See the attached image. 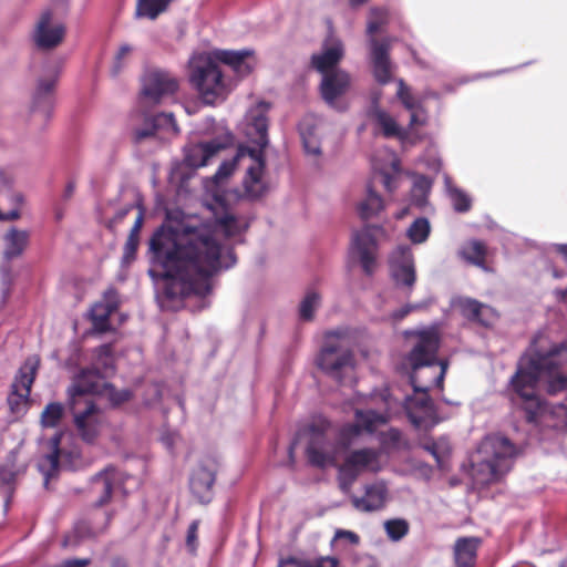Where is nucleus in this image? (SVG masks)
<instances>
[{
    "mask_svg": "<svg viewBox=\"0 0 567 567\" xmlns=\"http://www.w3.org/2000/svg\"><path fill=\"white\" fill-rule=\"evenodd\" d=\"M247 223L229 212L213 219L166 221L150 240L151 260L161 269L165 292L171 298L212 290V277L236 264L229 240L239 236Z\"/></svg>",
    "mask_w": 567,
    "mask_h": 567,
    "instance_id": "nucleus-1",
    "label": "nucleus"
},
{
    "mask_svg": "<svg viewBox=\"0 0 567 567\" xmlns=\"http://www.w3.org/2000/svg\"><path fill=\"white\" fill-rule=\"evenodd\" d=\"M412 349L405 358V368L411 370L414 394L405 400V411L410 421L419 429H429L437 423L435 411L427 391L442 389L447 362L437 360L439 332L434 328L410 332Z\"/></svg>",
    "mask_w": 567,
    "mask_h": 567,
    "instance_id": "nucleus-2",
    "label": "nucleus"
},
{
    "mask_svg": "<svg viewBox=\"0 0 567 567\" xmlns=\"http://www.w3.org/2000/svg\"><path fill=\"white\" fill-rule=\"evenodd\" d=\"M113 373L112 348L110 344H103L96 351L93 368L78 375L68 391L75 427L81 439L86 443L95 442L104 424L103 413L92 401L86 399V394H104L113 404L125 402L131 396L128 391H116L104 381Z\"/></svg>",
    "mask_w": 567,
    "mask_h": 567,
    "instance_id": "nucleus-3",
    "label": "nucleus"
},
{
    "mask_svg": "<svg viewBox=\"0 0 567 567\" xmlns=\"http://www.w3.org/2000/svg\"><path fill=\"white\" fill-rule=\"evenodd\" d=\"M187 79L205 104L224 102L236 86L219 68L212 50L194 51L187 62Z\"/></svg>",
    "mask_w": 567,
    "mask_h": 567,
    "instance_id": "nucleus-4",
    "label": "nucleus"
},
{
    "mask_svg": "<svg viewBox=\"0 0 567 567\" xmlns=\"http://www.w3.org/2000/svg\"><path fill=\"white\" fill-rule=\"evenodd\" d=\"M269 104L259 102L247 111L245 116L247 137L258 147L247 150V155L251 158V164L247 168L244 179L246 194L250 198H258L267 190L265 179V159L264 148L268 145V121L267 112Z\"/></svg>",
    "mask_w": 567,
    "mask_h": 567,
    "instance_id": "nucleus-5",
    "label": "nucleus"
},
{
    "mask_svg": "<svg viewBox=\"0 0 567 567\" xmlns=\"http://www.w3.org/2000/svg\"><path fill=\"white\" fill-rule=\"evenodd\" d=\"M343 55V42L338 37L330 34L323 41L321 51L311 56L312 66L322 74L321 95L330 106H336L338 97L350 87V75L337 68Z\"/></svg>",
    "mask_w": 567,
    "mask_h": 567,
    "instance_id": "nucleus-6",
    "label": "nucleus"
},
{
    "mask_svg": "<svg viewBox=\"0 0 567 567\" xmlns=\"http://www.w3.org/2000/svg\"><path fill=\"white\" fill-rule=\"evenodd\" d=\"M515 455L516 449L507 437L498 434L486 436L477 449L476 484L488 485L501 480L511 470Z\"/></svg>",
    "mask_w": 567,
    "mask_h": 567,
    "instance_id": "nucleus-7",
    "label": "nucleus"
},
{
    "mask_svg": "<svg viewBox=\"0 0 567 567\" xmlns=\"http://www.w3.org/2000/svg\"><path fill=\"white\" fill-rule=\"evenodd\" d=\"M317 365L341 384L353 383L354 358L346 343L343 331L336 330L326 334L324 344L317 358Z\"/></svg>",
    "mask_w": 567,
    "mask_h": 567,
    "instance_id": "nucleus-8",
    "label": "nucleus"
},
{
    "mask_svg": "<svg viewBox=\"0 0 567 567\" xmlns=\"http://www.w3.org/2000/svg\"><path fill=\"white\" fill-rule=\"evenodd\" d=\"M328 422L321 421L319 424H311L300 431L290 445L289 454L292 453L299 442L306 443V454L309 462L318 467L333 466L337 464V449L326 435Z\"/></svg>",
    "mask_w": 567,
    "mask_h": 567,
    "instance_id": "nucleus-9",
    "label": "nucleus"
},
{
    "mask_svg": "<svg viewBox=\"0 0 567 567\" xmlns=\"http://www.w3.org/2000/svg\"><path fill=\"white\" fill-rule=\"evenodd\" d=\"M386 21L388 11L385 9L373 8L370 10L367 34L369 37L373 75L381 84H385L392 80V64L389 60L390 42L386 39L378 41L374 34L380 31Z\"/></svg>",
    "mask_w": 567,
    "mask_h": 567,
    "instance_id": "nucleus-10",
    "label": "nucleus"
},
{
    "mask_svg": "<svg viewBox=\"0 0 567 567\" xmlns=\"http://www.w3.org/2000/svg\"><path fill=\"white\" fill-rule=\"evenodd\" d=\"M230 143L231 136L226 134L210 142L187 145L184 150V161L175 164L171 171V179L183 184L196 168L207 165L212 157Z\"/></svg>",
    "mask_w": 567,
    "mask_h": 567,
    "instance_id": "nucleus-11",
    "label": "nucleus"
},
{
    "mask_svg": "<svg viewBox=\"0 0 567 567\" xmlns=\"http://www.w3.org/2000/svg\"><path fill=\"white\" fill-rule=\"evenodd\" d=\"M382 468L381 452L363 447L350 452L339 466L338 481L343 492H349L352 484L362 473H377Z\"/></svg>",
    "mask_w": 567,
    "mask_h": 567,
    "instance_id": "nucleus-12",
    "label": "nucleus"
},
{
    "mask_svg": "<svg viewBox=\"0 0 567 567\" xmlns=\"http://www.w3.org/2000/svg\"><path fill=\"white\" fill-rule=\"evenodd\" d=\"M390 401L385 400L386 410L375 411L371 406L354 410V422L344 424L339 434V441L343 446L354 444L363 434H374L380 426L390 420Z\"/></svg>",
    "mask_w": 567,
    "mask_h": 567,
    "instance_id": "nucleus-13",
    "label": "nucleus"
},
{
    "mask_svg": "<svg viewBox=\"0 0 567 567\" xmlns=\"http://www.w3.org/2000/svg\"><path fill=\"white\" fill-rule=\"evenodd\" d=\"M389 234L382 226H364L353 233L351 256L359 260L363 271L371 275L377 266L378 243L389 240Z\"/></svg>",
    "mask_w": 567,
    "mask_h": 567,
    "instance_id": "nucleus-14",
    "label": "nucleus"
},
{
    "mask_svg": "<svg viewBox=\"0 0 567 567\" xmlns=\"http://www.w3.org/2000/svg\"><path fill=\"white\" fill-rule=\"evenodd\" d=\"M38 367L39 359L37 357L29 358L20 368L14 379L12 391L8 396V404L11 412L16 415L25 412Z\"/></svg>",
    "mask_w": 567,
    "mask_h": 567,
    "instance_id": "nucleus-15",
    "label": "nucleus"
},
{
    "mask_svg": "<svg viewBox=\"0 0 567 567\" xmlns=\"http://www.w3.org/2000/svg\"><path fill=\"white\" fill-rule=\"evenodd\" d=\"M177 89L178 81L173 74L164 70H151L143 80V101L150 104H157L173 95Z\"/></svg>",
    "mask_w": 567,
    "mask_h": 567,
    "instance_id": "nucleus-16",
    "label": "nucleus"
},
{
    "mask_svg": "<svg viewBox=\"0 0 567 567\" xmlns=\"http://www.w3.org/2000/svg\"><path fill=\"white\" fill-rule=\"evenodd\" d=\"M64 35V24L56 20L50 11H44L34 25L32 39L38 48L50 50L58 47Z\"/></svg>",
    "mask_w": 567,
    "mask_h": 567,
    "instance_id": "nucleus-17",
    "label": "nucleus"
},
{
    "mask_svg": "<svg viewBox=\"0 0 567 567\" xmlns=\"http://www.w3.org/2000/svg\"><path fill=\"white\" fill-rule=\"evenodd\" d=\"M389 264L395 284L411 289L416 280L411 248L409 246H398L390 255Z\"/></svg>",
    "mask_w": 567,
    "mask_h": 567,
    "instance_id": "nucleus-18",
    "label": "nucleus"
},
{
    "mask_svg": "<svg viewBox=\"0 0 567 567\" xmlns=\"http://www.w3.org/2000/svg\"><path fill=\"white\" fill-rule=\"evenodd\" d=\"M219 63H223L231 69V71L239 78H245L250 74L257 65V59L252 50H212Z\"/></svg>",
    "mask_w": 567,
    "mask_h": 567,
    "instance_id": "nucleus-19",
    "label": "nucleus"
},
{
    "mask_svg": "<svg viewBox=\"0 0 567 567\" xmlns=\"http://www.w3.org/2000/svg\"><path fill=\"white\" fill-rule=\"evenodd\" d=\"M215 475L216 465L214 462L198 465L190 475V491L202 504H207L213 498Z\"/></svg>",
    "mask_w": 567,
    "mask_h": 567,
    "instance_id": "nucleus-20",
    "label": "nucleus"
},
{
    "mask_svg": "<svg viewBox=\"0 0 567 567\" xmlns=\"http://www.w3.org/2000/svg\"><path fill=\"white\" fill-rule=\"evenodd\" d=\"M372 167L382 176V184L388 192L396 189L400 162L395 153L389 148L380 150L372 158Z\"/></svg>",
    "mask_w": 567,
    "mask_h": 567,
    "instance_id": "nucleus-21",
    "label": "nucleus"
},
{
    "mask_svg": "<svg viewBox=\"0 0 567 567\" xmlns=\"http://www.w3.org/2000/svg\"><path fill=\"white\" fill-rule=\"evenodd\" d=\"M118 488H122L124 494L127 493L124 487V474L116 468H105L92 480V491L96 494H101L97 499L99 505H104Z\"/></svg>",
    "mask_w": 567,
    "mask_h": 567,
    "instance_id": "nucleus-22",
    "label": "nucleus"
},
{
    "mask_svg": "<svg viewBox=\"0 0 567 567\" xmlns=\"http://www.w3.org/2000/svg\"><path fill=\"white\" fill-rule=\"evenodd\" d=\"M388 499V487L384 482H374L364 487L362 496H352L351 502L359 512L370 513L384 507Z\"/></svg>",
    "mask_w": 567,
    "mask_h": 567,
    "instance_id": "nucleus-23",
    "label": "nucleus"
},
{
    "mask_svg": "<svg viewBox=\"0 0 567 567\" xmlns=\"http://www.w3.org/2000/svg\"><path fill=\"white\" fill-rule=\"evenodd\" d=\"M30 237L29 229L9 227L2 236V258L6 261L20 258L30 245Z\"/></svg>",
    "mask_w": 567,
    "mask_h": 567,
    "instance_id": "nucleus-24",
    "label": "nucleus"
},
{
    "mask_svg": "<svg viewBox=\"0 0 567 567\" xmlns=\"http://www.w3.org/2000/svg\"><path fill=\"white\" fill-rule=\"evenodd\" d=\"M62 434H54L48 442L42 444V456L38 462V468L44 476V484L48 485L49 478L52 477L59 470V460L63 455L60 450Z\"/></svg>",
    "mask_w": 567,
    "mask_h": 567,
    "instance_id": "nucleus-25",
    "label": "nucleus"
},
{
    "mask_svg": "<svg viewBox=\"0 0 567 567\" xmlns=\"http://www.w3.org/2000/svg\"><path fill=\"white\" fill-rule=\"evenodd\" d=\"M454 307L468 320L476 321L486 327L493 324L497 319V313L494 309L474 299L458 298L454 301Z\"/></svg>",
    "mask_w": 567,
    "mask_h": 567,
    "instance_id": "nucleus-26",
    "label": "nucleus"
},
{
    "mask_svg": "<svg viewBox=\"0 0 567 567\" xmlns=\"http://www.w3.org/2000/svg\"><path fill=\"white\" fill-rule=\"evenodd\" d=\"M117 302L116 292L109 290L103 299L91 308V320L95 330L104 332L109 329V317L116 310Z\"/></svg>",
    "mask_w": 567,
    "mask_h": 567,
    "instance_id": "nucleus-27",
    "label": "nucleus"
},
{
    "mask_svg": "<svg viewBox=\"0 0 567 567\" xmlns=\"http://www.w3.org/2000/svg\"><path fill=\"white\" fill-rule=\"evenodd\" d=\"M163 132L167 136H175L179 130L172 113H161L152 118L146 128H138L135 131L137 141Z\"/></svg>",
    "mask_w": 567,
    "mask_h": 567,
    "instance_id": "nucleus-28",
    "label": "nucleus"
},
{
    "mask_svg": "<svg viewBox=\"0 0 567 567\" xmlns=\"http://www.w3.org/2000/svg\"><path fill=\"white\" fill-rule=\"evenodd\" d=\"M398 84L396 96L404 107L411 112L410 128L414 130L417 126H423L426 123L427 116L421 102L411 94L409 87L405 86L402 80H399Z\"/></svg>",
    "mask_w": 567,
    "mask_h": 567,
    "instance_id": "nucleus-29",
    "label": "nucleus"
},
{
    "mask_svg": "<svg viewBox=\"0 0 567 567\" xmlns=\"http://www.w3.org/2000/svg\"><path fill=\"white\" fill-rule=\"evenodd\" d=\"M247 150H250V147H239L236 156L230 161L223 162L216 174L206 183L205 188L207 192L212 193V196L217 203L223 200V196L219 189L214 190V188H219L220 184L233 174L238 159L247 155Z\"/></svg>",
    "mask_w": 567,
    "mask_h": 567,
    "instance_id": "nucleus-30",
    "label": "nucleus"
},
{
    "mask_svg": "<svg viewBox=\"0 0 567 567\" xmlns=\"http://www.w3.org/2000/svg\"><path fill=\"white\" fill-rule=\"evenodd\" d=\"M371 115L373 120L377 122L379 127L381 128L382 133L386 137L395 136L399 137L403 143L411 140L413 142L412 137V131L410 127L409 130H405L398 125L396 121L386 112L373 109L371 112Z\"/></svg>",
    "mask_w": 567,
    "mask_h": 567,
    "instance_id": "nucleus-31",
    "label": "nucleus"
},
{
    "mask_svg": "<svg viewBox=\"0 0 567 567\" xmlns=\"http://www.w3.org/2000/svg\"><path fill=\"white\" fill-rule=\"evenodd\" d=\"M480 543L481 540L477 537H462L455 542L454 558L457 567L474 565Z\"/></svg>",
    "mask_w": 567,
    "mask_h": 567,
    "instance_id": "nucleus-32",
    "label": "nucleus"
},
{
    "mask_svg": "<svg viewBox=\"0 0 567 567\" xmlns=\"http://www.w3.org/2000/svg\"><path fill=\"white\" fill-rule=\"evenodd\" d=\"M382 197L377 194L370 184L365 187L364 197L357 204V212L362 219H370L384 209Z\"/></svg>",
    "mask_w": 567,
    "mask_h": 567,
    "instance_id": "nucleus-33",
    "label": "nucleus"
},
{
    "mask_svg": "<svg viewBox=\"0 0 567 567\" xmlns=\"http://www.w3.org/2000/svg\"><path fill=\"white\" fill-rule=\"evenodd\" d=\"M55 83L54 78L40 80L33 96V107L43 113H49L53 106L52 90Z\"/></svg>",
    "mask_w": 567,
    "mask_h": 567,
    "instance_id": "nucleus-34",
    "label": "nucleus"
},
{
    "mask_svg": "<svg viewBox=\"0 0 567 567\" xmlns=\"http://www.w3.org/2000/svg\"><path fill=\"white\" fill-rule=\"evenodd\" d=\"M27 470V465L23 462L18 461V452L12 451L6 462L0 465V481L1 483L9 485L16 481V478L22 475Z\"/></svg>",
    "mask_w": 567,
    "mask_h": 567,
    "instance_id": "nucleus-35",
    "label": "nucleus"
},
{
    "mask_svg": "<svg viewBox=\"0 0 567 567\" xmlns=\"http://www.w3.org/2000/svg\"><path fill=\"white\" fill-rule=\"evenodd\" d=\"M461 256L466 261L481 267L483 269H486L485 267V256H486V248L483 243L478 240H472L466 243L461 251Z\"/></svg>",
    "mask_w": 567,
    "mask_h": 567,
    "instance_id": "nucleus-36",
    "label": "nucleus"
},
{
    "mask_svg": "<svg viewBox=\"0 0 567 567\" xmlns=\"http://www.w3.org/2000/svg\"><path fill=\"white\" fill-rule=\"evenodd\" d=\"M431 187V179L423 175H413V186L411 190V199L413 204L419 207L425 205Z\"/></svg>",
    "mask_w": 567,
    "mask_h": 567,
    "instance_id": "nucleus-37",
    "label": "nucleus"
},
{
    "mask_svg": "<svg viewBox=\"0 0 567 567\" xmlns=\"http://www.w3.org/2000/svg\"><path fill=\"white\" fill-rule=\"evenodd\" d=\"M445 188L456 212H467L471 208V198L462 189L452 184L449 176H445Z\"/></svg>",
    "mask_w": 567,
    "mask_h": 567,
    "instance_id": "nucleus-38",
    "label": "nucleus"
},
{
    "mask_svg": "<svg viewBox=\"0 0 567 567\" xmlns=\"http://www.w3.org/2000/svg\"><path fill=\"white\" fill-rule=\"evenodd\" d=\"M135 48L130 43H121L114 54L111 72L117 75L132 61Z\"/></svg>",
    "mask_w": 567,
    "mask_h": 567,
    "instance_id": "nucleus-39",
    "label": "nucleus"
},
{
    "mask_svg": "<svg viewBox=\"0 0 567 567\" xmlns=\"http://www.w3.org/2000/svg\"><path fill=\"white\" fill-rule=\"evenodd\" d=\"M424 449L434 457L439 467L444 468L446 460L451 453L450 442L445 437L427 443Z\"/></svg>",
    "mask_w": 567,
    "mask_h": 567,
    "instance_id": "nucleus-40",
    "label": "nucleus"
},
{
    "mask_svg": "<svg viewBox=\"0 0 567 567\" xmlns=\"http://www.w3.org/2000/svg\"><path fill=\"white\" fill-rule=\"evenodd\" d=\"M430 231L431 226L429 220L424 217H420L408 228L406 236L413 244H422L429 238Z\"/></svg>",
    "mask_w": 567,
    "mask_h": 567,
    "instance_id": "nucleus-41",
    "label": "nucleus"
},
{
    "mask_svg": "<svg viewBox=\"0 0 567 567\" xmlns=\"http://www.w3.org/2000/svg\"><path fill=\"white\" fill-rule=\"evenodd\" d=\"M321 302L320 295L315 290H309L299 306V316L302 320H311L315 311L318 309Z\"/></svg>",
    "mask_w": 567,
    "mask_h": 567,
    "instance_id": "nucleus-42",
    "label": "nucleus"
},
{
    "mask_svg": "<svg viewBox=\"0 0 567 567\" xmlns=\"http://www.w3.org/2000/svg\"><path fill=\"white\" fill-rule=\"evenodd\" d=\"M64 408L61 403H49L41 413V424L44 427H55L61 421Z\"/></svg>",
    "mask_w": 567,
    "mask_h": 567,
    "instance_id": "nucleus-43",
    "label": "nucleus"
},
{
    "mask_svg": "<svg viewBox=\"0 0 567 567\" xmlns=\"http://www.w3.org/2000/svg\"><path fill=\"white\" fill-rule=\"evenodd\" d=\"M384 529L391 540L398 542L408 534L409 524L406 520L400 518L390 519L384 523Z\"/></svg>",
    "mask_w": 567,
    "mask_h": 567,
    "instance_id": "nucleus-44",
    "label": "nucleus"
},
{
    "mask_svg": "<svg viewBox=\"0 0 567 567\" xmlns=\"http://www.w3.org/2000/svg\"><path fill=\"white\" fill-rule=\"evenodd\" d=\"M140 239H136L134 237H128L125 246H124V252H123V264H130L135 258V254L137 250Z\"/></svg>",
    "mask_w": 567,
    "mask_h": 567,
    "instance_id": "nucleus-45",
    "label": "nucleus"
},
{
    "mask_svg": "<svg viewBox=\"0 0 567 567\" xmlns=\"http://www.w3.org/2000/svg\"><path fill=\"white\" fill-rule=\"evenodd\" d=\"M198 527L199 520H193L188 526L186 545L190 549V551H195L196 549Z\"/></svg>",
    "mask_w": 567,
    "mask_h": 567,
    "instance_id": "nucleus-46",
    "label": "nucleus"
},
{
    "mask_svg": "<svg viewBox=\"0 0 567 567\" xmlns=\"http://www.w3.org/2000/svg\"><path fill=\"white\" fill-rule=\"evenodd\" d=\"M4 197L9 202V204L12 206V208H17L20 212V207L24 204V196L20 192H13L10 189H7L3 193Z\"/></svg>",
    "mask_w": 567,
    "mask_h": 567,
    "instance_id": "nucleus-47",
    "label": "nucleus"
},
{
    "mask_svg": "<svg viewBox=\"0 0 567 567\" xmlns=\"http://www.w3.org/2000/svg\"><path fill=\"white\" fill-rule=\"evenodd\" d=\"M341 539H346L347 542L353 545L359 544V536L351 530L338 529L334 534L333 542H338Z\"/></svg>",
    "mask_w": 567,
    "mask_h": 567,
    "instance_id": "nucleus-48",
    "label": "nucleus"
},
{
    "mask_svg": "<svg viewBox=\"0 0 567 567\" xmlns=\"http://www.w3.org/2000/svg\"><path fill=\"white\" fill-rule=\"evenodd\" d=\"M401 433L396 429H389L385 433L381 436V443L382 444H396L400 441Z\"/></svg>",
    "mask_w": 567,
    "mask_h": 567,
    "instance_id": "nucleus-49",
    "label": "nucleus"
},
{
    "mask_svg": "<svg viewBox=\"0 0 567 567\" xmlns=\"http://www.w3.org/2000/svg\"><path fill=\"white\" fill-rule=\"evenodd\" d=\"M422 307L423 306L421 303L406 305V306L402 307L399 311L393 312L392 313V318L394 320H401L406 315H409L412 310H417V309H421Z\"/></svg>",
    "mask_w": 567,
    "mask_h": 567,
    "instance_id": "nucleus-50",
    "label": "nucleus"
},
{
    "mask_svg": "<svg viewBox=\"0 0 567 567\" xmlns=\"http://www.w3.org/2000/svg\"><path fill=\"white\" fill-rule=\"evenodd\" d=\"M148 394H150V398L146 399L145 403L147 405H153L155 404L159 398H161V389H159V385L158 384H152L148 386V390H147Z\"/></svg>",
    "mask_w": 567,
    "mask_h": 567,
    "instance_id": "nucleus-51",
    "label": "nucleus"
},
{
    "mask_svg": "<svg viewBox=\"0 0 567 567\" xmlns=\"http://www.w3.org/2000/svg\"><path fill=\"white\" fill-rule=\"evenodd\" d=\"M143 220H144V214H143V210L140 209V213L134 221V225L130 231L128 237H134L136 239H140V231H141L142 225H143Z\"/></svg>",
    "mask_w": 567,
    "mask_h": 567,
    "instance_id": "nucleus-52",
    "label": "nucleus"
},
{
    "mask_svg": "<svg viewBox=\"0 0 567 567\" xmlns=\"http://www.w3.org/2000/svg\"><path fill=\"white\" fill-rule=\"evenodd\" d=\"M305 150L307 153L309 154H312V155H318L320 154V147H319V144L317 142H313L311 140H308V138H305Z\"/></svg>",
    "mask_w": 567,
    "mask_h": 567,
    "instance_id": "nucleus-53",
    "label": "nucleus"
},
{
    "mask_svg": "<svg viewBox=\"0 0 567 567\" xmlns=\"http://www.w3.org/2000/svg\"><path fill=\"white\" fill-rule=\"evenodd\" d=\"M21 217V213L17 208H11L7 213L0 212V220H17Z\"/></svg>",
    "mask_w": 567,
    "mask_h": 567,
    "instance_id": "nucleus-54",
    "label": "nucleus"
},
{
    "mask_svg": "<svg viewBox=\"0 0 567 567\" xmlns=\"http://www.w3.org/2000/svg\"><path fill=\"white\" fill-rule=\"evenodd\" d=\"M75 188H76L75 182L73 179L69 181L63 190V195H62L63 199H65V200L70 199L73 196Z\"/></svg>",
    "mask_w": 567,
    "mask_h": 567,
    "instance_id": "nucleus-55",
    "label": "nucleus"
},
{
    "mask_svg": "<svg viewBox=\"0 0 567 567\" xmlns=\"http://www.w3.org/2000/svg\"><path fill=\"white\" fill-rule=\"evenodd\" d=\"M13 182L12 176L6 171H0V184L4 187H10Z\"/></svg>",
    "mask_w": 567,
    "mask_h": 567,
    "instance_id": "nucleus-56",
    "label": "nucleus"
},
{
    "mask_svg": "<svg viewBox=\"0 0 567 567\" xmlns=\"http://www.w3.org/2000/svg\"><path fill=\"white\" fill-rule=\"evenodd\" d=\"M555 293L559 300L567 302V289L566 290H556Z\"/></svg>",
    "mask_w": 567,
    "mask_h": 567,
    "instance_id": "nucleus-57",
    "label": "nucleus"
},
{
    "mask_svg": "<svg viewBox=\"0 0 567 567\" xmlns=\"http://www.w3.org/2000/svg\"><path fill=\"white\" fill-rule=\"evenodd\" d=\"M556 248L567 260V245L566 244L556 245Z\"/></svg>",
    "mask_w": 567,
    "mask_h": 567,
    "instance_id": "nucleus-58",
    "label": "nucleus"
},
{
    "mask_svg": "<svg viewBox=\"0 0 567 567\" xmlns=\"http://www.w3.org/2000/svg\"><path fill=\"white\" fill-rule=\"evenodd\" d=\"M369 0H349V3L351 7H360L364 3H367Z\"/></svg>",
    "mask_w": 567,
    "mask_h": 567,
    "instance_id": "nucleus-59",
    "label": "nucleus"
},
{
    "mask_svg": "<svg viewBox=\"0 0 567 567\" xmlns=\"http://www.w3.org/2000/svg\"><path fill=\"white\" fill-rule=\"evenodd\" d=\"M3 284L7 286V289H9V286L11 284V278H10L9 272H7L6 276L3 277Z\"/></svg>",
    "mask_w": 567,
    "mask_h": 567,
    "instance_id": "nucleus-60",
    "label": "nucleus"
},
{
    "mask_svg": "<svg viewBox=\"0 0 567 567\" xmlns=\"http://www.w3.org/2000/svg\"><path fill=\"white\" fill-rule=\"evenodd\" d=\"M406 213H408V209H403V210H401L400 213H398L396 218H398V219L403 218V217L405 216V214H406Z\"/></svg>",
    "mask_w": 567,
    "mask_h": 567,
    "instance_id": "nucleus-61",
    "label": "nucleus"
},
{
    "mask_svg": "<svg viewBox=\"0 0 567 567\" xmlns=\"http://www.w3.org/2000/svg\"><path fill=\"white\" fill-rule=\"evenodd\" d=\"M112 567H126V565L123 564V563L116 561V563L113 564Z\"/></svg>",
    "mask_w": 567,
    "mask_h": 567,
    "instance_id": "nucleus-62",
    "label": "nucleus"
},
{
    "mask_svg": "<svg viewBox=\"0 0 567 567\" xmlns=\"http://www.w3.org/2000/svg\"><path fill=\"white\" fill-rule=\"evenodd\" d=\"M130 480H133V482H135V483H136V478H133V477H131V476H128V475H124V484H125L127 481H130Z\"/></svg>",
    "mask_w": 567,
    "mask_h": 567,
    "instance_id": "nucleus-63",
    "label": "nucleus"
},
{
    "mask_svg": "<svg viewBox=\"0 0 567 567\" xmlns=\"http://www.w3.org/2000/svg\"><path fill=\"white\" fill-rule=\"evenodd\" d=\"M553 275H554V277H556V278H559V277H561V276H563L561 274H559V272H558V271H556V270L553 272Z\"/></svg>",
    "mask_w": 567,
    "mask_h": 567,
    "instance_id": "nucleus-64",
    "label": "nucleus"
}]
</instances>
